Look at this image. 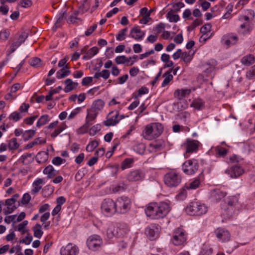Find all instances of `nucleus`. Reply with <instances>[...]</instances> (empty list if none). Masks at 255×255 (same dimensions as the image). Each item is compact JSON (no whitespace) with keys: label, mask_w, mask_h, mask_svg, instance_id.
Segmentation results:
<instances>
[{"label":"nucleus","mask_w":255,"mask_h":255,"mask_svg":"<svg viewBox=\"0 0 255 255\" xmlns=\"http://www.w3.org/2000/svg\"><path fill=\"white\" fill-rule=\"evenodd\" d=\"M225 204L227 207L223 209L222 213V222L231 219L233 215L237 213V211L241 207L239 204V195L228 197L225 200Z\"/></svg>","instance_id":"nucleus-1"},{"label":"nucleus","mask_w":255,"mask_h":255,"mask_svg":"<svg viewBox=\"0 0 255 255\" xmlns=\"http://www.w3.org/2000/svg\"><path fill=\"white\" fill-rule=\"evenodd\" d=\"M163 128L159 123H151L147 125L142 131L143 137L147 140H152L158 137L162 132Z\"/></svg>","instance_id":"nucleus-2"},{"label":"nucleus","mask_w":255,"mask_h":255,"mask_svg":"<svg viewBox=\"0 0 255 255\" xmlns=\"http://www.w3.org/2000/svg\"><path fill=\"white\" fill-rule=\"evenodd\" d=\"M186 212L191 216H201L207 212V207L203 203L191 202L185 209Z\"/></svg>","instance_id":"nucleus-3"},{"label":"nucleus","mask_w":255,"mask_h":255,"mask_svg":"<svg viewBox=\"0 0 255 255\" xmlns=\"http://www.w3.org/2000/svg\"><path fill=\"white\" fill-rule=\"evenodd\" d=\"M102 213L106 216L111 217L117 212L116 204L112 199H104L101 205Z\"/></svg>","instance_id":"nucleus-4"},{"label":"nucleus","mask_w":255,"mask_h":255,"mask_svg":"<svg viewBox=\"0 0 255 255\" xmlns=\"http://www.w3.org/2000/svg\"><path fill=\"white\" fill-rule=\"evenodd\" d=\"M117 212L125 214L130 208L131 201L129 198L126 196L118 198L115 201Z\"/></svg>","instance_id":"nucleus-5"},{"label":"nucleus","mask_w":255,"mask_h":255,"mask_svg":"<svg viewBox=\"0 0 255 255\" xmlns=\"http://www.w3.org/2000/svg\"><path fill=\"white\" fill-rule=\"evenodd\" d=\"M181 175L175 172H169L164 176V182L165 185L169 187H175L181 183Z\"/></svg>","instance_id":"nucleus-6"},{"label":"nucleus","mask_w":255,"mask_h":255,"mask_svg":"<svg viewBox=\"0 0 255 255\" xmlns=\"http://www.w3.org/2000/svg\"><path fill=\"white\" fill-rule=\"evenodd\" d=\"M199 164L197 160L189 159L186 161L182 165V170L187 175L194 174L198 169Z\"/></svg>","instance_id":"nucleus-7"},{"label":"nucleus","mask_w":255,"mask_h":255,"mask_svg":"<svg viewBox=\"0 0 255 255\" xmlns=\"http://www.w3.org/2000/svg\"><path fill=\"white\" fill-rule=\"evenodd\" d=\"M186 240V236L184 230L181 228L176 229L173 233L172 240L173 244L175 246L183 244Z\"/></svg>","instance_id":"nucleus-8"},{"label":"nucleus","mask_w":255,"mask_h":255,"mask_svg":"<svg viewBox=\"0 0 255 255\" xmlns=\"http://www.w3.org/2000/svg\"><path fill=\"white\" fill-rule=\"evenodd\" d=\"M102 244V239L99 236L97 235H94L89 237L87 241V245L88 248L93 251H96L99 249Z\"/></svg>","instance_id":"nucleus-9"},{"label":"nucleus","mask_w":255,"mask_h":255,"mask_svg":"<svg viewBox=\"0 0 255 255\" xmlns=\"http://www.w3.org/2000/svg\"><path fill=\"white\" fill-rule=\"evenodd\" d=\"M200 142L196 140H192L188 139L186 142L183 144L185 148L186 149V152L184 156L186 158L188 157L187 154H190L194 152H196L198 148Z\"/></svg>","instance_id":"nucleus-10"},{"label":"nucleus","mask_w":255,"mask_h":255,"mask_svg":"<svg viewBox=\"0 0 255 255\" xmlns=\"http://www.w3.org/2000/svg\"><path fill=\"white\" fill-rule=\"evenodd\" d=\"M145 212L147 216L152 219H159L160 216L157 208V203H151L145 209Z\"/></svg>","instance_id":"nucleus-11"},{"label":"nucleus","mask_w":255,"mask_h":255,"mask_svg":"<svg viewBox=\"0 0 255 255\" xmlns=\"http://www.w3.org/2000/svg\"><path fill=\"white\" fill-rule=\"evenodd\" d=\"M79 253L78 247L71 243L68 244L65 247L60 250L61 255H77Z\"/></svg>","instance_id":"nucleus-12"},{"label":"nucleus","mask_w":255,"mask_h":255,"mask_svg":"<svg viewBox=\"0 0 255 255\" xmlns=\"http://www.w3.org/2000/svg\"><path fill=\"white\" fill-rule=\"evenodd\" d=\"M215 234L218 240L221 242H228L230 239L229 231L224 228H219L215 231Z\"/></svg>","instance_id":"nucleus-13"},{"label":"nucleus","mask_w":255,"mask_h":255,"mask_svg":"<svg viewBox=\"0 0 255 255\" xmlns=\"http://www.w3.org/2000/svg\"><path fill=\"white\" fill-rule=\"evenodd\" d=\"M144 177V173L141 170H135L130 172L127 176V180L133 182L142 180Z\"/></svg>","instance_id":"nucleus-14"},{"label":"nucleus","mask_w":255,"mask_h":255,"mask_svg":"<svg viewBox=\"0 0 255 255\" xmlns=\"http://www.w3.org/2000/svg\"><path fill=\"white\" fill-rule=\"evenodd\" d=\"M157 208L160 219L165 217L170 210L169 204L165 202L157 203Z\"/></svg>","instance_id":"nucleus-15"},{"label":"nucleus","mask_w":255,"mask_h":255,"mask_svg":"<svg viewBox=\"0 0 255 255\" xmlns=\"http://www.w3.org/2000/svg\"><path fill=\"white\" fill-rule=\"evenodd\" d=\"M123 232H125L123 231ZM123 235V232L119 227H116L113 224L109 225L107 230V237L111 239L114 237H119Z\"/></svg>","instance_id":"nucleus-16"},{"label":"nucleus","mask_w":255,"mask_h":255,"mask_svg":"<svg viewBox=\"0 0 255 255\" xmlns=\"http://www.w3.org/2000/svg\"><path fill=\"white\" fill-rule=\"evenodd\" d=\"M238 40V36L233 33L225 35L222 38V42L228 47L236 44Z\"/></svg>","instance_id":"nucleus-17"},{"label":"nucleus","mask_w":255,"mask_h":255,"mask_svg":"<svg viewBox=\"0 0 255 255\" xmlns=\"http://www.w3.org/2000/svg\"><path fill=\"white\" fill-rule=\"evenodd\" d=\"M159 228L154 225L146 228L145 233L147 236L151 240H153L157 237L159 234Z\"/></svg>","instance_id":"nucleus-18"},{"label":"nucleus","mask_w":255,"mask_h":255,"mask_svg":"<svg viewBox=\"0 0 255 255\" xmlns=\"http://www.w3.org/2000/svg\"><path fill=\"white\" fill-rule=\"evenodd\" d=\"M226 195V193L220 189H216L210 192V199L211 201L217 202L223 198Z\"/></svg>","instance_id":"nucleus-19"},{"label":"nucleus","mask_w":255,"mask_h":255,"mask_svg":"<svg viewBox=\"0 0 255 255\" xmlns=\"http://www.w3.org/2000/svg\"><path fill=\"white\" fill-rule=\"evenodd\" d=\"M144 34V32L141 31L138 26H136L130 30L129 36L136 40H141L142 39Z\"/></svg>","instance_id":"nucleus-20"},{"label":"nucleus","mask_w":255,"mask_h":255,"mask_svg":"<svg viewBox=\"0 0 255 255\" xmlns=\"http://www.w3.org/2000/svg\"><path fill=\"white\" fill-rule=\"evenodd\" d=\"M226 172L229 174L231 178H237L243 174L244 170L241 166L235 165L230 169L226 170Z\"/></svg>","instance_id":"nucleus-21"},{"label":"nucleus","mask_w":255,"mask_h":255,"mask_svg":"<svg viewBox=\"0 0 255 255\" xmlns=\"http://www.w3.org/2000/svg\"><path fill=\"white\" fill-rule=\"evenodd\" d=\"M98 112L91 108L87 110V115L86 118L85 126L90 127L91 125L90 122L95 120L98 115Z\"/></svg>","instance_id":"nucleus-22"},{"label":"nucleus","mask_w":255,"mask_h":255,"mask_svg":"<svg viewBox=\"0 0 255 255\" xmlns=\"http://www.w3.org/2000/svg\"><path fill=\"white\" fill-rule=\"evenodd\" d=\"M64 83L65 84L66 86L64 89V91L66 93H68L73 90L78 86V83L77 82H74L71 79H67L64 81Z\"/></svg>","instance_id":"nucleus-23"},{"label":"nucleus","mask_w":255,"mask_h":255,"mask_svg":"<svg viewBox=\"0 0 255 255\" xmlns=\"http://www.w3.org/2000/svg\"><path fill=\"white\" fill-rule=\"evenodd\" d=\"M43 173L47 176V178L51 179L57 175V171L52 165H49L44 169Z\"/></svg>","instance_id":"nucleus-24"},{"label":"nucleus","mask_w":255,"mask_h":255,"mask_svg":"<svg viewBox=\"0 0 255 255\" xmlns=\"http://www.w3.org/2000/svg\"><path fill=\"white\" fill-rule=\"evenodd\" d=\"M255 62V57L253 54L247 55L241 59V63L245 66H250Z\"/></svg>","instance_id":"nucleus-25"},{"label":"nucleus","mask_w":255,"mask_h":255,"mask_svg":"<svg viewBox=\"0 0 255 255\" xmlns=\"http://www.w3.org/2000/svg\"><path fill=\"white\" fill-rule=\"evenodd\" d=\"M127 187V185L122 182H119L117 184L112 185L110 187V190L113 193H116L119 192L124 191Z\"/></svg>","instance_id":"nucleus-26"},{"label":"nucleus","mask_w":255,"mask_h":255,"mask_svg":"<svg viewBox=\"0 0 255 255\" xmlns=\"http://www.w3.org/2000/svg\"><path fill=\"white\" fill-rule=\"evenodd\" d=\"M71 73L69 66H65V68H62L58 71L56 73V77L59 79H62L68 76Z\"/></svg>","instance_id":"nucleus-27"},{"label":"nucleus","mask_w":255,"mask_h":255,"mask_svg":"<svg viewBox=\"0 0 255 255\" xmlns=\"http://www.w3.org/2000/svg\"><path fill=\"white\" fill-rule=\"evenodd\" d=\"M191 92L190 89H177L174 93V97L179 100L182 99L187 95H189Z\"/></svg>","instance_id":"nucleus-28"},{"label":"nucleus","mask_w":255,"mask_h":255,"mask_svg":"<svg viewBox=\"0 0 255 255\" xmlns=\"http://www.w3.org/2000/svg\"><path fill=\"white\" fill-rule=\"evenodd\" d=\"M119 116V114L117 112L114 116H112L111 118L107 119L106 121H104L103 124L105 126L109 127L111 126H115L117 125L119 120L118 119V117Z\"/></svg>","instance_id":"nucleus-29"},{"label":"nucleus","mask_w":255,"mask_h":255,"mask_svg":"<svg viewBox=\"0 0 255 255\" xmlns=\"http://www.w3.org/2000/svg\"><path fill=\"white\" fill-rule=\"evenodd\" d=\"M43 183V179L38 178L33 183V188L31 190V193L35 194L38 193L41 189L42 186L41 185Z\"/></svg>","instance_id":"nucleus-30"},{"label":"nucleus","mask_w":255,"mask_h":255,"mask_svg":"<svg viewBox=\"0 0 255 255\" xmlns=\"http://www.w3.org/2000/svg\"><path fill=\"white\" fill-rule=\"evenodd\" d=\"M48 158V153L45 151H40L36 156V160L39 163L45 162Z\"/></svg>","instance_id":"nucleus-31"},{"label":"nucleus","mask_w":255,"mask_h":255,"mask_svg":"<svg viewBox=\"0 0 255 255\" xmlns=\"http://www.w3.org/2000/svg\"><path fill=\"white\" fill-rule=\"evenodd\" d=\"M99 50L97 47H93L90 48L86 53L83 56V59L88 60L95 55L98 52Z\"/></svg>","instance_id":"nucleus-32"},{"label":"nucleus","mask_w":255,"mask_h":255,"mask_svg":"<svg viewBox=\"0 0 255 255\" xmlns=\"http://www.w3.org/2000/svg\"><path fill=\"white\" fill-rule=\"evenodd\" d=\"M171 72V71H167L163 75L164 79L161 84L162 87H165L172 80L173 76L170 74Z\"/></svg>","instance_id":"nucleus-33"},{"label":"nucleus","mask_w":255,"mask_h":255,"mask_svg":"<svg viewBox=\"0 0 255 255\" xmlns=\"http://www.w3.org/2000/svg\"><path fill=\"white\" fill-rule=\"evenodd\" d=\"M104 105V102L103 100L99 99L95 101L92 104L91 109L98 112L100 111Z\"/></svg>","instance_id":"nucleus-34"},{"label":"nucleus","mask_w":255,"mask_h":255,"mask_svg":"<svg viewBox=\"0 0 255 255\" xmlns=\"http://www.w3.org/2000/svg\"><path fill=\"white\" fill-rule=\"evenodd\" d=\"M42 226L39 224H36L33 227L34 236L37 238H40L43 235V231L41 230Z\"/></svg>","instance_id":"nucleus-35"},{"label":"nucleus","mask_w":255,"mask_h":255,"mask_svg":"<svg viewBox=\"0 0 255 255\" xmlns=\"http://www.w3.org/2000/svg\"><path fill=\"white\" fill-rule=\"evenodd\" d=\"M191 106L198 110H200L204 107V102L201 99L194 100L191 104Z\"/></svg>","instance_id":"nucleus-36"},{"label":"nucleus","mask_w":255,"mask_h":255,"mask_svg":"<svg viewBox=\"0 0 255 255\" xmlns=\"http://www.w3.org/2000/svg\"><path fill=\"white\" fill-rule=\"evenodd\" d=\"M172 11H168L166 14V18L170 22H177L179 20L180 17L178 14H173Z\"/></svg>","instance_id":"nucleus-37"},{"label":"nucleus","mask_w":255,"mask_h":255,"mask_svg":"<svg viewBox=\"0 0 255 255\" xmlns=\"http://www.w3.org/2000/svg\"><path fill=\"white\" fill-rule=\"evenodd\" d=\"M133 149L136 152L143 154L145 149V145L142 143H137L134 146Z\"/></svg>","instance_id":"nucleus-38"},{"label":"nucleus","mask_w":255,"mask_h":255,"mask_svg":"<svg viewBox=\"0 0 255 255\" xmlns=\"http://www.w3.org/2000/svg\"><path fill=\"white\" fill-rule=\"evenodd\" d=\"M49 120V116L48 115H44L40 117L38 120L36 126L37 127H40L46 124Z\"/></svg>","instance_id":"nucleus-39"},{"label":"nucleus","mask_w":255,"mask_h":255,"mask_svg":"<svg viewBox=\"0 0 255 255\" xmlns=\"http://www.w3.org/2000/svg\"><path fill=\"white\" fill-rule=\"evenodd\" d=\"M215 151L216 154L222 157L225 156L228 152V149L220 146L216 147Z\"/></svg>","instance_id":"nucleus-40"},{"label":"nucleus","mask_w":255,"mask_h":255,"mask_svg":"<svg viewBox=\"0 0 255 255\" xmlns=\"http://www.w3.org/2000/svg\"><path fill=\"white\" fill-rule=\"evenodd\" d=\"M99 145V142L96 140L91 141L86 146V150L88 152L93 151Z\"/></svg>","instance_id":"nucleus-41"},{"label":"nucleus","mask_w":255,"mask_h":255,"mask_svg":"<svg viewBox=\"0 0 255 255\" xmlns=\"http://www.w3.org/2000/svg\"><path fill=\"white\" fill-rule=\"evenodd\" d=\"M34 134L35 130L32 129L28 130L23 133L22 137L24 140L26 141L32 138L34 135Z\"/></svg>","instance_id":"nucleus-42"},{"label":"nucleus","mask_w":255,"mask_h":255,"mask_svg":"<svg viewBox=\"0 0 255 255\" xmlns=\"http://www.w3.org/2000/svg\"><path fill=\"white\" fill-rule=\"evenodd\" d=\"M200 184V181L199 179L195 178L189 184V186H186V188L189 189H195L199 186Z\"/></svg>","instance_id":"nucleus-43"},{"label":"nucleus","mask_w":255,"mask_h":255,"mask_svg":"<svg viewBox=\"0 0 255 255\" xmlns=\"http://www.w3.org/2000/svg\"><path fill=\"white\" fill-rule=\"evenodd\" d=\"M128 31V28H125L121 30L116 35V39L118 41H122L125 39L126 32Z\"/></svg>","instance_id":"nucleus-44"},{"label":"nucleus","mask_w":255,"mask_h":255,"mask_svg":"<svg viewBox=\"0 0 255 255\" xmlns=\"http://www.w3.org/2000/svg\"><path fill=\"white\" fill-rule=\"evenodd\" d=\"M192 58V55L190 54L189 53L184 52L182 54L181 59L183 60L184 62L186 64L190 63Z\"/></svg>","instance_id":"nucleus-45"},{"label":"nucleus","mask_w":255,"mask_h":255,"mask_svg":"<svg viewBox=\"0 0 255 255\" xmlns=\"http://www.w3.org/2000/svg\"><path fill=\"white\" fill-rule=\"evenodd\" d=\"M18 147L19 144L17 142V139L16 138H12L9 140L8 147L10 149H16L18 148Z\"/></svg>","instance_id":"nucleus-46"},{"label":"nucleus","mask_w":255,"mask_h":255,"mask_svg":"<svg viewBox=\"0 0 255 255\" xmlns=\"http://www.w3.org/2000/svg\"><path fill=\"white\" fill-rule=\"evenodd\" d=\"M184 6L185 5L182 2H178L174 3L172 5V8L170 9V11L177 12L179 11L181 8L184 7Z\"/></svg>","instance_id":"nucleus-47"},{"label":"nucleus","mask_w":255,"mask_h":255,"mask_svg":"<svg viewBox=\"0 0 255 255\" xmlns=\"http://www.w3.org/2000/svg\"><path fill=\"white\" fill-rule=\"evenodd\" d=\"M242 160L240 157L236 155H232L227 158V162L228 163H233L235 162H239Z\"/></svg>","instance_id":"nucleus-48"},{"label":"nucleus","mask_w":255,"mask_h":255,"mask_svg":"<svg viewBox=\"0 0 255 255\" xmlns=\"http://www.w3.org/2000/svg\"><path fill=\"white\" fill-rule=\"evenodd\" d=\"M65 14V11H64L59 16L58 18L55 23L54 26L52 28L53 29H56L57 28L61 26V23L64 19Z\"/></svg>","instance_id":"nucleus-49"},{"label":"nucleus","mask_w":255,"mask_h":255,"mask_svg":"<svg viewBox=\"0 0 255 255\" xmlns=\"http://www.w3.org/2000/svg\"><path fill=\"white\" fill-rule=\"evenodd\" d=\"M133 160L131 158H127L124 160L122 164V168L125 169L130 167V165L133 163Z\"/></svg>","instance_id":"nucleus-50"},{"label":"nucleus","mask_w":255,"mask_h":255,"mask_svg":"<svg viewBox=\"0 0 255 255\" xmlns=\"http://www.w3.org/2000/svg\"><path fill=\"white\" fill-rule=\"evenodd\" d=\"M10 32L7 29H4L0 32V39L2 41H5L8 39Z\"/></svg>","instance_id":"nucleus-51"},{"label":"nucleus","mask_w":255,"mask_h":255,"mask_svg":"<svg viewBox=\"0 0 255 255\" xmlns=\"http://www.w3.org/2000/svg\"><path fill=\"white\" fill-rule=\"evenodd\" d=\"M79 12V11H74L69 17L68 22L74 23L76 22V20L80 19L77 17V15H78Z\"/></svg>","instance_id":"nucleus-52"},{"label":"nucleus","mask_w":255,"mask_h":255,"mask_svg":"<svg viewBox=\"0 0 255 255\" xmlns=\"http://www.w3.org/2000/svg\"><path fill=\"white\" fill-rule=\"evenodd\" d=\"M27 32L23 31L20 34L17 41L16 42L19 43L20 45L22 43H23L25 41V39L27 38Z\"/></svg>","instance_id":"nucleus-53"},{"label":"nucleus","mask_w":255,"mask_h":255,"mask_svg":"<svg viewBox=\"0 0 255 255\" xmlns=\"http://www.w3.org/2000/svg\"><path fill=\"white\" fill-rule=\"evenodd\" d=\"M65 159H62L60 157L57 156L53 158V159L52 160V163L55 165H60L65 163Z\"/></svg>","instance_id":"nucleus-54"},{"label":"nucleus","mask_w":255,"mask_h":255,"mask_svg":"<svg viewBox=\"0 0 255 255\" xmlns=\"http://www.w3.org/2000/svg\"><path fill=\"white\" fill-rule=\"evenodd\" d=\"M240 28L241 29H244L243 31L242 32V34L244 35L248 34L250 33V28H249V24L248 22H245L243 24H242L240 25Z\"/></svg>","instance_id":"nucleus-55"},{"label":"nucleus","mask_w":255,"mask_h":255,"mask_svg":"<svg viewBox=\"0 0 255 255\" xmlns=\"http://www.w3.org/2000/svg\"><path fill=\"white\" fill-rule=\"evenodd\" d=\"M186 188H183L181 189L177 195V197L178 199L183 200H184L187 196V191H186Z\"/></svg>","instance_id":"nucleus-56"},{"label":"nucleus","mask_w":255,"mask_h":255,"mask_svg":"<svg viewBox=\"0 0 255 255\" xmlns=\"http://www.w3.org/2000/svg\"><path fill=\"white\" fill-rule=\"evenodd\" d=\"M127 61V58L125 55L118 56L115 58V61L118 64H124Z\"/></svg>","instance_id":"nucleus-57"},{"label":"nucleus","mask_w":255,"mask_h":255,"mask_svg":"<svg viewBox=\"0 0 255 255\" xmlns=\"http://www.w3.org/2000/svg\"><path fill=\"white\" fill-rule=\"evenodd\" d=\"M21 118H22V116H20V114L18 113H17L16 112H13L12 113H11L8 117V118L9 119H12L13 121H14L15 122H17L19 119H20Z\"/></svg>","instance_id":"nucleus-58"},{"label":"nucleus","mask_w":255,"mask_h":255,"mask_svg":"<svg viewBox=\"0 0 255 255\" xmlns=\"http://www.w3.org/2000/svg\"><path fill=\"white\" fill-rule=\"evenodd\" d=\"M211 24L210 23H207L201 27L200 28L201 33L205 34L209 31L211 28Z\"/></svg>","instance_id":"nucleus-59"},{"label":"nucleus","mask_w":255,"mask_h":255,"mask_svg":"<svg viewBox=\"0 0 255 255\" xmlns=\"http://www.w3.org/2000/svg\"><path fill=\"white\" fill-rule=\"evenodd\" d=\"M227 12L224 14L222 18L223 19H227L230 17L231 12L233 10V5H228L226 7Z\"/></svg>","instance_id":"nucleus-60"},{"label":"nucleus","mask_w":255,"mask_h":255,"mask_svg":"<svg viewBox=\"0 0 255 255\" xmlns=\"http://www.w3.org/2000/svg\"><path fill=\"white\" fill-rule=\"evenodd\" d=\"M19 4L22 7L27 8L30 7L32 5V2L31 0H22Z\"/></svg>","instance_id":"nucleus-61"},{"label":"nucleus","mask_w":255,"mask_h":255,"mask_svg":"<svg viewBox=\"0 0 255 255\" xmlns=\"http://www.w3.org/2000/svg\"><path fill=\"white\" fill-rule=\"evenodd\" d=\"M40 59L35 57L32 59L30 61V64L33 67H38L40 65Z\"/></svg>","instance_id":"nucleus-62"},{"label":"nucleus","mask_w":255,"mask_h":255,"mask_svg":"<svg viewBox=\"0 0 255 255\" xmlns=\"http://www.w3.org/2000/svg\"><path fill=\"white\" fill-rule=\"evenodd\" d=\"M20 46L19 44L17 42H14L12 43L10 48L8 50V55H10L16 50V49Z\"/></svg>","instance_id":"nucleus-63"},{"label":"nucleus","mask_w":255,"mask_h":255,"mask_svg":"<svg viewBox=\"0 0 255 255\" xmlns=\"http://www.w3.org/2000/svg\"><path fill=\"white\" fill-rule=\"evenodd\" d=\"M32 240V237L31 235L28 234L27 236L24 239L20 241V243L29 245L30 244Z\"/></svg>","instance_id":"nucleus-64"}]
</instances>
